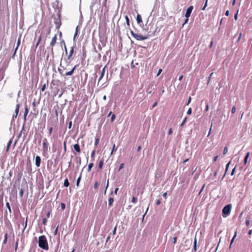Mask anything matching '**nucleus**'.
<instances>
[{"instance_id": "obj_1", "label": "nucleus", "mask_w": 252, "mask_h": 252, "mask_svg": "<svg viewBox=\"0 0 252 252\" xmlns=\"http://www.w3.org/2000/svg\"><path fill=\"white\" fill-rule=\"evenodd\" d=\"M38 245L40 248L45 250H48L49 249L46 237L44 235H42L38 238Z\"/></svg>"}, {"instance_id": "obj_2", "label": "nucleus", "mask_w": 252, "mask_h": 252, "mask_svg": "<svg viewBox=\"0 0 252 252\" xmlns=\"http://www.w3.org/2000/svg\"><path fill=\"white\" fill-rule=\"evenodd\" d=\"M131 35L137 40H144L148 38L147 36H144L135 33L132 30H130Z\"/></svg>"}, {"instance_id": "obj_3", "label": "nucleus", "mask_w": 252, "mask_h": 252, "mask_svg": "<svg viewBox=\"0 0 252 252\" xmlns=\"http://www.w3.org/2000/svg\"><path fill=\"white\" fill-rule=\"evenodd\" d=\"M231 204H228L227 205H226L222 209V214H223V216L224 217H227V216H228L230 213V211H231Z\"/></svg>"}, {"instance_id": "obj_4", "label": "nucleus", "mask_w": 252, "mask_h": 252, "mask_svg": "<svg viewBox=\"0 0 252 252\" xmlns=\"http://www.w3.org/2000/svg\"><path fill=\"white\" fill-rule=\"evenodd\" d=\"M217 175V171H214L213 175H210V176H208V180L212 182L213 183L217 182V180H216V177Z\"/></svg>"}, {"instance_id": "obj_5", "label": "nucleus", "mask_w": 252, "mask_h": 252, "mask_svg": "<svg viewBox=\"0 0 252 252\" xmlns=\"http://www.w3.org/2000/svg\"><path fill=\"white\" fill-rule=\"evenodd\" d=\"M43 150L44 152H47L48 151V144H47V140L46 138H44L43 140Z\"/></svg>"}, {"instance_id": "obj_6", "label": "nucleus", "mask_w": 252, "mask_h": 252, "mask_svg": "<svg viewBox=\"0 0 252 252\" xmlns=\"http://www.w3.org/2000/svg\"><path fill=\"white\" fill-rule=\"evenodd\" d=\"M57 39V34H55L54 37L52 38V40L50 42V46L52 47L51 50L52 52L53 51V47L55 46V45L56 43V41Z\"/></svg>"}, {"instance_id": "obj_7", "label": "nucleus", "mask_w": 252, "mask_h": 252, "mask_svg": "<svg viewBox=\"0 0 252 252\" xmlns=\"http://www.w3.org/2000/svg\"><path fill=\"white\" fill-rule=\"evenodd\" d=\"M193 8V7L192 6H190L189 7H188L185 14L186 18H189L190 16Z\"/></svg>"}, {"instance_id": "obj_8", "label": "nucleus", "mask_w": 252, "mask_h": 252, "mask_svg": "<svg viewBox=\"0 0 252 252\" xmlns=\"http://www.w3.org/2000/svg\"><path fill=\"white\" fill-rule=\"evenodd\" d=\"M54 23L56 25V28L57 29H59L61 26V21L60 18L56 19V20L54 22Z\"/></svg>"}, {"instance_id": "obj_9", "label": "nucleus", "mask_w": 252, "mask_h": 252, "mask_svg": "<svg viewBox=\"0 0 252 252\" xmlns=\"http://www.w3.org/2000/svg\"><path fill=\"white\" fill-rule=\"evenodd\" d=\"M105 67H106V66H105L103 69H102V70L99 72L100 73V76H99V77L98 78V82H100V81L102 79V78L104 77V74H105Z\"/></svg>"}, {"instance_id": "obj_10", "label": "nucleus", "mask_w": 252, "mask_h": 252, "mask_svg": "<svg viewBox=\"0 0 252 252\" xmlns=\"http://www.w3.org/2000/svg\"><path fill=\"white\" fill-rule=\"evenodd\" d=\"M74 52V46H73L71 47L70 50L69 51V55H68V57H67V59L68 60H71V57H72Z\"/></svg>"}, {"instance_id": "obj_11", "label": "nucleus", "mask_w": 252, "mask_h": 252, "mask_svg": "<svg viewBox=\"0 0 252 252\" xmlns=\"http://www.w3.org/2000/svg\"><path fill=\"white\" fill-rule=\"evenodd\" d=\"M20 104H17L16 106V109H15V115H13V118H16L17 117V115L18 114V113L19 112V109H20Z\"/></svg>"}, {"instance_id": "obj_12", "label": "nucleus", "mask_w": 252, "mask_h": 252, "mask_svg": "<svg viewBox=\"0 0 252 252\" xmlns=\"http://www.w3.org/2000/svg\"><path fill=\"white\" fill-rule=\"evenodd\" d=\"M41 158L39 156H37L35 157V165L37 167H39L40 165Z\"/></svg>"}, {"instance_id": "obj_13", "label": "nucleus", "mask_w": 252, "mask_h": 252, "mask_svg": "<svg viewBox=\"0 0 252 252\" xmlns=\"http://www.w3.org/2000/svg\"><path fill=\"white\" fill-rule=\"evenodd\" d=\"M73 148L76 152H77L78 153L81 152V149H80V146H79V144H78V143L75 144L73 145Z\"/></svg>"}, {"instance_id": "obj_14", "label": "nucleus", "mask_w": 252, "mask_h": 252, "mask_svg": "<svg viewBox=\"0 0 252 252\" xmlns=\"http://www.w3.org/2000/svg\"><path fill=\"white\" fill-rule=\"evenodd\" d=\"M75 67H76V66H74V67L71 69V70L68 71V72H67L65 73V76H70L73 73V72L75 69Z\"/></svg>"}, {"instance_id": "obj_15", "label": "nucleus", "mask_w": 252, "mask_h": 252, "mask_svg": "<svg viewBox=\"0 0 252 252\" xmlns=\"http://www.w3.org/2000/svg\"><path fill=\"white\" fill-rule=\"evenodd\" d=\"M28 113H29V109H28V107L26 106L25 109V112H24V118L25 120H26V117L28 115Z\"/></svg>"}, {"instance_id": "obj_16", "label": "nucleus", "mask_w": 252, "mask_h": 252, "mask_svg": "<svg viewBox=\"0 0 252 252\" xmlns=\"http://www.w3.org/2000/svg\"><path fill=\"white\" fill-rule=\"evenodd\" d=\"M136 21L137 23L139 24L142 22L141 16L140 14H137L136 16Z\"/></svg>"}, {"instance_id": "obj_17", "label": "nucleus", "mask_w": 252, "mask_h": 252, "mask_svg": "<svg viewBox=\"0 0 252 252\" xmlns=\"http://www.w3.org/2000/svg\"><path fill=\"white\" fill-rule=\"evenodd\" d=\"M69 185L68 180L66 178L64 181L63 186L65 187H68Z\"/></svg>"}, {"instance_id": "obj_18", "label": "nucleus", "mask_w": 252, "mask_h": 252, "mask_svg": "<svg viewBox=\"0 0 252 252\" xmlns=\"http://www.w3.org/2000/svg\"><path fill=\"white\" fill-rule=\"evenodd\" d=\"M7 236H8L7 233H5L4 234V240H3V244H5L7 243Z\"/></svg>"}, {"instance_id": "obj_19", "label": "nucleus", "mask_w": 252, "mask_h": 252, "mask_svg": "<svg viewBox=\"0 0 252 252\" xmlns=\"http://www.w3.org/2000/svg\"><path fill=\"white\" fill-rule=\"evenodd\" d=\"M250 156V153L248 152L247 153V154H246L245 157V158H244V164L246 165L247 162V160H248V158H249Z\"/></svg>"}, {"instance_id": "obj_20", "label": "nucleus", "mask_w": 252, "mask_h": 252, "mask_svg": "<svg viewBox=\"0 0 252 252\" xmlns=\"http://www.w3.org/2000/svg\"><path fill=\"white\" fill-rule=\"evenodd\" d=\"M196 245H197V240H196V238H195L194 242H193V250L195 252L196 251Z\"/></svg>"}, {"instance_id": "obj_21", "label": "nucleus", "mask_w": 252, "mask_h": 252, "mask_svg": "<svg viewBox=\"0 0 252 252\" xmlns=\"http://www.w3.org/2000/svg\"><path fill=\"white\" fill-rule=\"evenodd\" d=\"M12 140L11 139L9 141V142L7 143V147H6V151H8L9 150V147L12 143Z\"/></svg>"}, {"instance_id": "obj_22", "label": "nucleus", "mask_w": 252, "mask_h": 252, "mask_svg": "<svg viewBox=\"0 0 252 252\" xmlns=\"http://www.w3.org/2000/svg\"><path fill=\"white\" fill-rule=\"evenodd\" d=\"M6 206L7 208L9 213H11V209L10 204L9 202L6 203Z\"/></svg>"}, {"instance_id": "obj_23", "label": "nucleus", "mask_w": 252, "mask_h": 252, "mask_svg": "<svg viewBox=\"0 0 252 252\" xmlns=\"http://www.w3.org/2000/svg\"><path fill=\"white\" fill-rule=\"evenodd\" d=\"M125 19H126V24H127V26L129 27V26H130L129 20V18H128V16L127 15H126L125 16Z\"/></svg>"}, {"instance_id": "obj_24", "label": "nucleus", "mask_w": 252, "mask_h": 252, "mask_svg": "<svg viewBox=\"0 0 252 252\" xmlns=\"http://www.w3.org/2000/svg\"><path fill=\"white\" fill-rule=\"evenodd\" d=\"M18 181H20L22 177V176H23L22 172H20L19 173H18Z\"/></svg>"}, {"instance_id": "obj_25", "label": "nucleus", "mask_w": 252, "mask_h": 252, "mask_svg": "<svg viewBox=\"0 0 252 252\" xmlns=\"http://www.w3.org/2000/svg\"><path fill=\"white\" fill-rule=\"evenodd\" d=\"M81 179V175H80V176L78 178V179L77 180V181H76L77 187L79 186Z\"/></svg>"}, {"instance_id": "obj_26", "label": "nucleus", "mask_w": 252, "mask_h": 252, "mask_svg": "<svg viewBox=\"0 0 252 252\" xmlns=\"http://www.w3.org/2000/svg\"><path fill=\"white\" fill-rule=\"evenodd\" d=\"M114 201V199L113 198H110L108 200V204L109 206H111V205L112 204L113 202Z\"/></svg>"}, {"instance_id": "obj_27", "label": "nucleus", "mask_w": 252, "mask_h": 252, "mask_svg": "<svg viewBox=\"0 0 252 252\" xmlns=\"http://www.w3.org/2000/svg\"><path fill=\"white\" fill-rule=\"evenodd\" d=\"M103 164V161L101 160L99 162L98 168L101 169Z\"/></svg>"}, {"instance_id": "obj_28", "label": "nucleus", "mask_w": 252, "mask_h": 252, "mask_svg": "<svg viewBox=\"0 0 252 252\" xmlns=\"http://www.w3.org/2000/svg\"><path fill=\"white\" fill-rule=\"evenodd\" d=\"M94 164L93 163H90L88 165V171H90L91 170L92 168L93 167Z\"/></svg>"}, {"instance_id": "obj_29", "label": "nucleus", "mask_w": 252, "mask_h": 252, "mask_svg": "<svg viewBox=\"0 0 252 252\" xmlns=\"http://www.w3.org/2000/svg\"><path fill=\"white\" fill-rule=\"evenodd\" d=\"M99 138H96L95 139V142H94V145L95 147L97 146V145L99 143Z\"/></svg>"}, {"instance_id": "obj_30", "label": "nucleus", "mask_w": 252, "mask_h": 252, "mask_svg": "<svg viewBox=\"0 0 252 252\" xmlns=\"http://www.w3.org/2000/svg\"><path fill=\"white\" fill-rule=\"evenodd\" d=\"M41 40V36L40 35L39 38H38V41L36 44V47H37V46H38V45L40 44V41Z\"/></svg>"}, {"instance_id": "obj_31", "label": "nucleus", "mask_w": 252, "mask_h": 252, "mask_svg": "<svg viewBox=\"0 0 252 252\" xmlns=\"http://www.w3.org/2000/svg\"><path fill=\"white\" fill-rule=\"evenodd\" d=\"M137 198L134 197V196H133L132 198V200H131V202L133 203H135L136 202H137Z\"/></svg>"}, {"instance_id": "obj_32", "label": "nucleus", "mask_w": 252, "mask_h": 252, "mask_svg": "<svg viewBox=\"0 0 252 252\" xmlns=\"http://www.w3.org/2000/svg\"><path fill=\"white\" fill-rule=\"evenodd\" d=\"M24 189H21L20 190V192H19V195L21 197H22L23 196V194H24Z\"/></svg>"}, {"instance_id": "obj_33", "label": "nucleus", "mask_w": 252, "mask_h": 252, "mask_svg": "<svg viewBox=\"0 0 252 252\" xmlns=\"http://www.w3.org/2000/svg\"><path fill=\"white\" fill-rule=\"evenodd\" d=\"M95 153V150H94L91 154V158L93 160H94Z\"/></svg>"}, {"instance_id": "obj_34", "label": "nucleus", "mask_w": 252, "mask_h": 252, "mask_svg": "<svg viewBox=\"0 0 252 252\" xmlns=\"http://www.w3.org/2000/svg\"><path fill=\"white\" fill-rule=\"evenodd\" d=\"M61 208L63 210H64L65 208V204L64 203H62L61 204Z\"/></svg>"}, {"instance_id": "obj_35", "label": "nucleus", "mask_w": 252, "mask_h": 252, "mask_svg": "<svg viewBox=\"0 0 252 252\" xmlns=\"http://www.w3.org/2000/svg\"><path fill=\"white\" fill-rule=\"evenodd\" d=\"M117 150V148H115V145L114 144L113 146V149H112V152H111V155L113 154V153L114 151H116Z\"/></svg>"}, {"instance_id": "obj_36", "label": "nucleus", "mask_w": 252, "mask_h": 252, "mask_svg": "<svg viewBox=\"0 0 252 252\" xmlns=\"http://www.w3.org/2000/svg\"><path fill=\"white\" fill-rule=\"evenodd\" d=\"M45 89H46V84H44V85L42 86V87H41V91L42 92H43V91H45Z\"/></svg>"}, {"instance_id": "obj_37", "label": "nucleus", "mask_w": 252, "mask_h": 252, "mask_svg": "<svg viewBox=\"0 0 252 252\" xmlns=\"http://www.w3.org/2000/svg\"><path fill=\"white\" fill-rule=\"evenodd\" d=\"M236 112V107L235 106H233L231 110V112L232 114H234Z\"/></svg>"}, {"instance_id": "obj_38", "label": "nucleus", "mask_w": 252, "mask_h": 252, "mask_svg": "<svg viewBox=\"0 0 252 252\" xmlns=\"http://www.w3.org/2000/svg\"><path fill=\"white\" fill-rule=\"evenodd\" d=\"M42 223L43 224L45 225H46V223H47V220L46 218H44L43 219V220H42Z\"/></svg>"}, {"instance_id": "obj_39", "label": "nucleus", "mask_w": 252, "mask_h": 252, "mask_svg": "<svg viewBox=\"0 0 252 252\" xmlns=\"http://www.w3.org/2000/svg\"><path fill=\"white\" fill-rule=\"evenodd\" d=\"M116 116L115 114H112L111 117V121L113 122L115 119Z\"/></svg>"}, {"instance_id": "obj_40", "label": "nucleus", "mask_w": 252, "mask_h": 252, "mask_svg": "<svg viewBox=\"0 0 252 252\" xmlns=\"http://www.w3.org/2000/svg\"><path fill=\"white\" fill-rule=\"evenodd\" d=\"M53 127H50L49 128V134H51L53 131Z\"/></svg>"}, {"instance_id": "obj_41", "label": "nucleus", "mask_w": 252, "mask_h": 252, "mask_svg": "<svg viewBox=\"0 0 252 252\" xmlns=\"http://www.w3.org/2000/svg\"><path fill=\"white\" fill-rule=\"evenodd\" d=\"M63 149L64 151H66V141H64L63 142Z\"/></svg>"}, {"instance_id": "obj_42", "label": "nucleus", "mask_w": 252, "mask_h": 252, "mask_svg": "<svg viewBox=\"0 0 252 252\" xmlns=\"http://www.w3.org/2000/svg\"><path fill=\"white\" fill-rule=\"evenodd\" d=\"M191 111H192L191 109L190 108H189L188 109V111H187V114H188V115H190V114H191Z\"/></svg>"}, {"instance_id": "obj_43", "label": "nucleus", "mask_w": 252, "mask_h": 252, "mask_svg": "<svg viewBox=\"0 0 252 252\" xmlns=\"http://www.w3.org/2000/svg\"><path fill=\"white\" fill-rule=\"evenodd\" d=\"M227 151H228L227 148L226 147H225L223 150V154L224 155L226 154L227 153Z\"/></svg>"}, {"instance_id": "obj_44", "label": "nucleus", "mask_w": 252, "mask_h": 252, "mask_svg": "<svg viewBox=\"0 0 252 252\" xmlns=\"http://www.w3.org/2000/svg\"><path fill=\"white\" fill-rule=\"evenodd\" d=\"M124 163H121L120 165V167H119V171H120V170H121L122 168H124Z\"/></svg>"}, {"instance_id": "obj_45", "label": "nucleus", "mask_w": 252, "mask_h": 252, "mask_svg": "<svg viewBox=\"0 0 252 252\" xmlns=\"http://www.w3.org/2000/svg\"><path fill=\"white\" fill-rule=\"evenodd\" d=\"M187 120V118L186 117L184 120L183 121L182 124H181V126H182L184 124L186 123V121Z\"/></svg>"}, {"instance_id": "obj_46", "label": "nucleus", "mask_w": 252, "mask_h": 252, "mask_svg": "<svg viewBox=\"0 0 252 252\" xmlns=\"http://www.w3.org/2000/svg\"><path fill=\"white\" fill-rule=\"evenodd\" d=\"M239 10H237V13L234 15V19L237 20L238 19V14Z\"/></svg>"}, {"instance_id": "obj_47", "label": "nucleus", "mask_w": 252, "mask_h": 252, "mask_svg": "<svg viewBox=\"0 0 252 252\" xmlns=\"http://www.w3.org/2000/svg\"><path fill=\"white\" fill-rule=\"evenodd\" d=\"M246 224L247 226H248L250 224V220L249 219H247L246 220Z\"/></svg>"}, {"instance_id": "obj_48", "label": "nucleus", "mask_w": 252, "mask_h": 252, "mask_svg": "<svg viewBox=\"0 0 252 252\" xmlns=\"http://www.w3.org/2000/svg\"><path fill=\"white\" fill-rule=\"evenodd\" d=\"M230 164V162H229L227 164H226V169H225V173H226V172L227 171V170H228V167H229V165Z\"/></svg>"}, {"instance_id": "obj_49", "label": "nucleus", "mask_w": 252, "mask_h": 252, "mask_svg": "<svg viewBox=\"0 0 252 252\" xmlns=\"http://www.w3.org/2000/svg\"><path fill=\"white\" fill-rule=\"evenodd\" d=\"M230 164V162H229L227 164H226V169H225V173H226V172L227 171V170H228V167H229V165Z\"/></svg>"}, {"instance_id": "obj_50", "label": "nucleus", "mask_w": 252, "mask_h": 252, "mask_svg": "<svg viewBox=\"0 0 252 252\" xmlns=\"http://www.w3.org/2000/svg\"><path fill=\"white\" fill-rule=\"evenodd\" d=\"M98 187V183L97 182H96L95 183H94V189H97Z\"/></svg>"}, {"instance_id": "obj_51", "label": "nucleus", "mask_w": 252, "mask_h": 252, "mask_svg": "<svg viewBox=\"0 0 252 252\" xmlns=\"http://www.w3.org/2000/svg\"><path fill=\"white\" fill-rule=\"evenodd\" d=\"M236 235V233H235V235L234 236V237H233V238H232V240H231V243H230V246H231V244H232V243H233V241H234V238H235V237Z\"/></svg>"}, {"instance_id": "obj_52", "label": "nucleus", "mask_w": 252, "mask_h": 252, "mask_svg": "<svg viewBox=\"0 0 252 252\" xmlns=\"http://www.w3.org/2000/svg\"><path fill=\"white\" fill-rule=\"evenodd\" d=\"M167 192H164V193L163 194V197L165 199H166V198H167Z\"/></svg>"}, {"instance_id": "obj_53", "label": "nucleus", "mask_w": 252, "mask_h": 252, "mask_svg": "<svg viewBox=\"0 0 252 252\" xmlns=\"http://www.w3.org/2000/svg\"><path fill=\"white\" fill-rule=\"evenodd\" d=\"M20 39H19L18 40V42H17V47L16 48V50L18 48V47L19 46V45H20Z\"/></svg>"}, {"instance_id": "obj_54", "label": "nucleus", "mask_w": 252, "mask_h": 252, "mask_svg": "<svg viewBox=\"0 0 252 252\" xmlns=\"http://www.w3.org/2000/svg\"><path fill=\"white\" fill-rule=\"evenodd\" d=\"M190 101H191V97L189 96V97L188 101V102L187 103V105H188L189 104V103L190 102Z\"/></svg>"}, {"instance_id": "obj_55", "label": "nucleus", "mask_w": 252, "mask_h": 252, "mask_svg": "<svg viewBox=\"0 0 252 252\" xmlns=\"http://www.w3.org/2000/svg\"><path fill=\"white\" fill-rule=\"evenodd\" d=\"M78 32H75V33H74V37H73V40H74L76 37L78 35Z\"/></svg>"}, {"instance_id": "obj_56", "label": "nucleus", "mask_w": 252, "mask_h": 252, "mask_svg": "<svg viewBox=\"0 0 252 252\" xmlns=\"http://www.w3.org/2000/svg\"><path fill=\"white\" fill-rule=\"evenodd\" d=\"M172 133V129L171 128H170L168 130V134L170 135Z\"/></svg>"}, {"instance_id": "obj_57", "label": "nucleus", "mask_w": 252, "mask_h": 252, "mask_svg": "<svg viewBox=\"0 0 252 252\" xmlns=\"http://www.w3.org/2000/svg\"><path fill=\"white\" fill-rule=\"evenodd\" d=\"M176 242H177V237H174V238H173V243L174 244H175V243H176Z\"/></svg>"}, {"instance_id": "obj_58", "label": "nucleus", "mask_w": 252, "mask_h": 252, "mask_svg": "<svg viewBox=\"0 0 252 252\" xmlns=\"http://www.w3.org/2000/svg\"><path fill=\"white\" fill-rule=\"evenodd\" d=\"M161 72H162V69H158V74H157V76H158L161 73Z\"/></svg>"}, {"instance_id": "obj_59", "label": "nucleus", "mask_w": 252, "mask_h": 252, "mask_svg": "<svg viewBox=\"0 0 252 252\" xmlns=\"http://www.w3.org/2000/svg\"><path fill=\"white\" fill-rule=\"evenodd\" d=\"M71 126H72V122L70 121L68 124V128L70 129V128H71Z\"/></svg>"}, {"instance_id": "obj_60", "label": "nucleus", "mask_w": 252, "mask_h": 252, "mask_svg": "<svg viewBox=\"0 0 252 252\" xmlns=\"http://www.w3.org/2000/svg\"><path fill=\"white\" fill-rule=\"evenodd\" d=\"M58 231V226L56 228V229L55 230V232H54L55 235H56L57 234Z\"/></svg>"}, {"instance_id": "obj_61", "label": "nucleus", "mask_w": 252, "mask_h": 252, "mask_svg": "<svg viewBox=\"0 0 252 252\" xmlns=\"http://www.w3.org/2000/svg\"><path fill=\"white\" fill-rule=\"evenodd\" d=\"M188 18H186V20H185V21L184 22V23L183 24V26H184L185 24L188 23V20H189Z\"/></svg>"}, {"instance_id": "obj_62", "label": "nucleus", "mask_w": 252, "mask_h": 252, "mask_svg": "<svg viewBox=\"0 0 252 252\" xmlns=\"http://www.w3.org/2000/svg\"><path fill=\"white\" fill-rule=\"evenodd\" d=\"M118 190H119V188H116V189H115V190H114V193H115V194H117V191H118Z\"/></svg>"}, {"instance_id": "obj_63", "label": "nucleus", "mask_w": 252, "mask_h": 252, "mask_svg": "<svg viewBox=\"0 0 252 252\" xmlns=\"http://www.w3.org/2000/svg\"><path fill=\"white\" fill-rule=\"evenodd\" d=\"M157 104H158L157 102H155L154 103V104L153 105V106H152L153 108H154V107H155L157 105Z\"/></svg>"}, {"instance_id": "obj_64", "label": "nucleus", "mask_w": 252, "mask_h": 252, "mask_svg": "<svg viewBox=\"0 0 252 252\" xmlns=\"http://www.w3.org/2000/svg\"><path fill=\"white\" fill-rule=\"evenodd\" d=\"M160 201L159 200H158L156 202V204L157 205H159L160 204Z\"/></svg>"}]
</instances>
